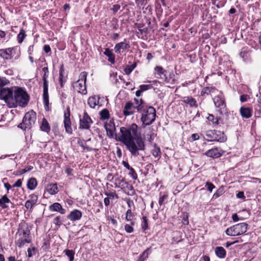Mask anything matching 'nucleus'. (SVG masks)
I'll return each instance as SVG.
<instances>
[{
    "label": "nucleus",
    "instance_id": "052dcab7",
    "mask_svg": "<svg viewBox=\"0 0 261 261\" xmlns=\"http://www.w3.org/2000/svg\"><path fill=\"white\" fill-rule=\"evenodd\" d=\"M120 8V6L118 4H115L113 6V7L111 9L114 13H116Z\"/></svg>",
    "mask_w": 261,
    "mask_h": 261
},
{
    "label": "nucleus",
    "instance_id": "0e129e2a",
    "mask_svg": "<svg viewBox=\"0 0 261 261\" xmlns=\"http://www.w3.org/2000/svg\"><path fill=\"white\" fill-rule=\"evenodd\" d=\"M22 185V180L20 179H18L13 185V187H20Z\"/></svg>",
    "mask_w": 261,
    "mask_h": 261
},
{
    "label": "nucleus",
    "instance_id": "6e6d98bb",
    "mask_svg": "<svg viewBox=\"0 0 261 261\" xmlns=\"http://www.w3.org/2000/svg\"><path fill=\"white\" fill-rule=\"evenodd\" d=\"M60 219V216L55 217L53 220V223L57 226H60L62 224V222Z\"/></svg>",
    "mask_w": 261,
    "mask_h": 261
},
{
    "label": "nucleus",
    "instance_id": "37998d69",
    "mask_svg": "<svg viewBox=\"0 0 261 261\" xmlns=\"http://www.w3.org/2000/svg\"><path fill=\"white\" fill-rule=\"evenodd\" d=\"M123 188H127L130 191V193H128L129 195H132L134 194L135 191L133 189V187L130 185L128 184L127 182H124V186H123Z\"/></svg>",
    "mask_w": 261,
    "mask_h": 261
},
{
    "label": "nucleus",
    "instance_id": "864d4df0",
    "mask_svg": "<svg viewBox=\"0 0 261 261\" xmlns=\"http://www.w3.org/2000/svg\"><path fill=\"white\" fill-rule=\"evenodd\" d=\"M182 223L184 225H186L189 224V216L188 213H185L183 215Z\"/></svg>",
    "mask_w": 261,
    "mask_h": 261
},
{
    "label": "nucleus",
    "instance_id": "7ed1b4c3",
    "mask_svg": "<svg viewBox=\"0 0 261 261\" xmlns=\"http://www.w3.org/2000/svg\"><path fill=\"white\" fill-rule=\"evenodd\" d=\"M17 234L19 238L16 241V244L19 248L22 247L25 243L31 242L30 230L28 227L19 228Z\"/></svg>",
    "mask_w": 261,
    "mask_h": 261
},
{
    "label": "nucleus",
    "instance_id": "473e14b6",
    "mask_svg": "<svg viewBox=\"0 0 261 261\" xmlns=\"http://www.w3.org/2000/svg\"><path fill=\"white\" fill-rule=\"evenodd\" d=\"M47 190L48 192L51 195H54L57 193L58 190L57 184L49 185L47 187Z\"/></svg>",
    "mask_w": 261,
    "mask_h": 261
},
{
    "label": "nucleus",
    "instance_id": "8fccbe9b",
    "mask_svg": "<svg viewBox=\"0 0 261 261\" xmlns=\"http://www.w3.org/2000/svg\"><path fill=\"white\" fill-rule=\"evenodd\" d=\"M133 225H132L130 223L129 224H126L124 226L125 230L128 233H132L134 231V229L133 227Z\"/></svg>",
    "mask_w": 261,
    "mask_h": 261
},
{
    "label": "nucleus",
    "instance_id": "e433bc0d",
    "mask_svg": "<svg viewBox=\"0 0 261 261\" xmlns=\"http://www.w3.org/2000/svg\"><path fill=\"white\" fill-rule=\"evenodd\" d=\"M64 252L68 256L69 261H73L74 259L75 252L73 250L66 249Z\"/></svg>",
    "mask_w": 261,
    "mask_h": 261
},
{
    "label": "nucleus",
    "instance_id": "3c124183",
    "mask_svg": "<svg viewBox=\"0 0 261 261\" xmlns=\"http://www.w3.org/2000/svg\"><path fill=\"white\" fill-rule=\"evenodd\" d=\"M35 206L34 204H33L31 201L29 200H28L25 203V207L28 209L30 210V211L32 212L33 208V207Z\"/></svg>",
    "mask_w": 261,
    "mask_h": 261
},
{
    "label": "nucleus",
    "instance_id": "4d7b16f0",
    "mask_svg": "<svg viewBox=\"0 0 261 261\" xmlns=\"http://www.w3.org/2000/svg\"><path fill=\"white\" fill-rule=\"evenodd\" d=\"M168 195L167 194H164L163 196H162L160 198L159 200V203L160 205L163 204L164 203L165 200L167 199Z\"/></svg>",
    "mask_w": 261,
    "mask_h": 261
},
{
    "label": "nucleus",
    "instance_id": "4be33fe9",
    "mask_svg": "<svg viewBox=\"0 0 261 261\" xmlns=\"http://www.w3.org/2000/svg\"><path fill=\"white\" fill-rule=\"evenodd\" d=\"M182 101L185 103L189 105V106L191 107L197 108L198 107L196 100L191 96L184 97Z\"/></svg>",
    "mask_w": 261,
    "mask_h": 261
},
{
    "label": "nucleus",
    "instance_id": "aec40b11",
    "mask_svg": "<svg viewBox=\"0 0 261 261\" xmlns=\"http://www.w3.org/2000/svg\"><path fill=\"white\" fill-rule=\"evenodd\" d=\"M49 210L51 212H58L61 214L66 213V210L62 208V205L58 202L54 203L49 206Z\"/></svg>",
    "mask_w": 261,
    "mask_h": 261
},
{
    "label": "nucleus",
    "instance_id": "58836bf2",
    "mask_svg": "<svg viewBox=\"0 0 261 261\" xmlns=\"http://www.w3.org/2000/svg\"><path fill=\"white\" fill-rule=\"evenodd\" d=\"M147 90V85H142L140 86V89L137 90L136 92V95L137 97H140L142 93Z\"/></svg>",
    "mask_w": 261,
    "mask_h": 261
},
{
    "label": "nucleus",
    "instance_id": "f704fd0d",
    "mask_svg": "<svg viewBox=\"0 0 261 261\" xmlns=\"http://www.w3.org/2000/svg\"><path fill=\"white\" fill-rule=\"evenodd\" d=\"M134 218V215L132 212L131 209H128L125 214V220L130 222L132 225H134V222L133 221V219Z\"/></svg>",
    "mask_w": 261,
    "mask_h": 261
},
{
    "label": "nucleus",
    "instance_id": "f03ea898",
    "mask_svg": "<svg viewBox=\"0 0 261 261\" xmlns=\"http://www.w3.org/2000/svg\"><path fill=\"white\" fill-rule=\"evenodd\" d=\"M29 100V96L26 91L20 88H17L14 92L13 100L10 108H16L17 106L24 107L27 105Z\"/></svg>",
    "mask_w": 261,
    "mask_h": 261
},
{
    "label": "nucleus",
    "instance_id": "412c9836",
    "mask_svg": "<svg viewBox=\"0 0 261 261\" xmlns=\"http://www.w3.org/2000/svg\"><path fill=\"white\" fill-rule=\"evenodd\" d=\"M48 86H43V98L44 104L45 109L47 111L48 110V105H49V96L48 93Z\"/></svg>",
    "mask_w": 261,
    "mask_h": 261
},
{
    "label": "nucleus",
    "instance_id": "13d9d810",
    "mask_svg": "<svg viewBox=\"0 0 261 261\" xmlns=\"http://www.w3.org/2000/svg\"><path fill=\"white\" fill-rule=\"evenodd\" d=\"M249 98V96L247 94H243L240 96V101L242 102H244L246 101Z\"/></svg>",
    "mask_w": 261,
    "mask_h": 261
},
{
    "label": "nucleus",
    "instance_id": "7c9ffc66",
    "mask_svg": "<svg viewBox=\"0 0 261 261\" xmlns=\"http://www.w3.org/2000/svg\"><path fill=\"white\" fill-rule=\"evenodd\" d=\"M37 185V182L35 178H31L29 179L27 183V187L31 190H34Z\"/></svg>",
    "mask_w": 261,
    "mask_h": 261
},
{
    "label": "nucleus",
    "instance_id": "dca6fc26",
    "mask_svg": "<svg viewBox=\"0 0 261 261\" xmlns=\"http://www.w3.org/2000/svg\"><path fill=\"white\" fill-rule=\"evenodd\" d=\"M154 74L155 77L158 79H163L167 73V71L163 69L162 66H156L154 69Z\"/></svg>",
    "mask_w": 261,
    "mask_h": 261
},
{
    "label": "nucleus",
    "instance_id": "b1692460",
    "mask_svg": "<svg viewBox=\"0 0 261 261\" xmlns=\"http://www.w3.org/2000/svg\"><path fill=\"white\" fill-rule=\"evenodd\" d=\"M215 252L216 256L220 258H225L226 255V252L223 247H216L215 249Z\"/></svg>",
    "mask_w": 261,
    "mask_h": 261
},
{
    "label": "nucleus",
    "instance_id": "c9c22d12",
    "mask_svg": "<svg viewBox=\"0 0 261 261\" xmlns=\"http://www.w3.org/2000/svg\"><path fill=\"white\" fill-rule=\"evenodd\" d=\"M137 64L134 62L130 65H127L124 69V71L126 74H129L136 67Z\"/></svg>",
    "mask_w": 261,
    "mask_h": 261
},
{
    "label": "nucleus",
    "instance_id": "5701e85b",
    "mask_svg": "<svg viewBox=\"0 0 261 261\" xmlns=\"http://www.w3.org/2000/svg\"><path fill=\"white\" fill-rule=\"evenodd\" d=\"M241 115L245 118H249L252 116V110L249 108L241 107L240 110Z\"/></svg>",
    "mask_w": 261,
    "mask_h": 261
},
{
    "label": "nucleus",
    "instance_id": "4c0bfd02",
    "mask_svg": "<svg viewBox=\"0 0 261 261\" xmlns=\"http://www.w3.org/2000/svg\"><path fill=\"white\" fill-rule=\"evenodd\" d=\"M11 50V49L10 48H7L5 50L0 49V57L3 58L4 59H8L9 54L7 51H10Z\"/></svg>",
    "mask_w": 261,
    "mask_h": 261
},
{
    "label": "nucleus",
    "instance_id": "79ce46f5",
    "mask_svg": "<svg viewBox=\"0 0 261 261\" xmlns=\"http://www.w3.org/2000/svg\"><path fill=\"white\" fill-rule=\"evenodd\" d=\"M213 90H214V89L212 87H204L201 92V95L204 96L205 94L208 95Z\"/></svg>",
    "mask_w": 261,
    "mask_h": 261
},
{
    "label": "nucleus",
    "instance_id": "f257e3e1",
    "mask_svg": "<svg viewBox=\"0 0 261 261\" xmlns=\"http://www.w3.org/2000/svg\"><path fill=\"white\" fill-rule=\"evenodd\" d=\"M141 120L143 126L138 132V126L133 123L128 127L120 128V140L125 144L127 148L133 155H138L139 150H144L145 146V127L147 125V114H142Z\"/></svg>",
    "mask_w": 261,
    "mask_h": 261
},
{
    "label": "nucleus",
    "instance_id": "cd10ccee",
    "mask_svg": "<svg viewBox=\"0 0 261 261\" xmlns=\"http://www.w3.org/2000/svg\"><path fill=\"white\" fill-rule=\"evenodd\" d=\"M103 54L108 57V60L109 62L112 64L115 63V56L113 54L112 50L110 49L109 48H106Z\"/></svg>",
    "mask_w": 261,
    "mask_h": 261
},
{
    "label": "nucleus",
    "instance_id": "1a4fd4ad",
    "mask_svg": "<svg viewBox=\"0 0 261 261\" xmlns=\"http://www.w3.org/2000/svg\"><path fill=\"white\" fill-rule=\"evenodd\" d=\"M213 101L215 107L218 109V111L220 115H223L227 113L225 99L222 96H217L213 98Z\"/></svg>",
    "mask_w": 261,
    "mask_h": 261
},
{
    "label": "nucleus",
    "instance_id": "774afa93",
    "mask_svg": "<svg viewBox=\"0 0 261 261\" xmlns=\"http://www.w3.org/2000/svg\"><path fill=\"white\" fill-rule=\"evenodd\" d=\"M199 261H210V258L207 255H203L200 258Z\"/></svg>",
    "mask_w": 261,
    "mask_h": 261
},
{
    "label": "nucleus",
    "instance_id": "a211bd4d",
    "mask_svg": "<svg viewBox=\"0 0 261 261\" xmlns=\"http://www.w3.org/2000/svg\"><path fill=\"white\" fill-rule=\"evenodd\" d=\"M204 154L212 158H218L222 155L218 148L209 149L204 153Z\"/></svg>",
    "mask_w": 261,
    "mask_h": 261
},
{
    "label": "nucleus",
    "instance_id": "de8ad7c7",
    "mask_svg": "<svg viewBox=\"0 0 261 261\" xmlns=\"http://www.w3.org/2000/svg\"><path fill=\"white\" fill-rule=\"evenodd\" d=\"M30 199L29 200L35 205L38 201V196L35 194H31L30 195Z\"/></svg>",
    "mask_w": 261,
    "mask_h": 261
},
{
    "label": "nucleus",
    "instance_id": "6e6552de",
    "mask_svg": "<svg viewBox=\"0 0 261 261\" xmlns=\"http://www.w3.org/2000/svg\"><path fill=\"white\" fill-rule=\"evenodd\" d=\"M14 93L11 89L2 88L0 89V98L3 99L10 108L13 100Z\"/></svg>",
    "mask_w": 261,
    "mask_h": 261
},
{
    "label": "nucleus",
    "instance_id": "2f4dec72",
    "mask_svg": "<svg viewBox=\"0 0 261 261\" xmlns=\"http://www.w3.org/2000/svg\"><path fill=\"white\" fill-rule=\"evenodd\" d=\"M174 77L175 75L173 73H170L168 76L167 75L166 73L165 76H164L162 80H164L166 83L174 84L175 81Z\"/></svg>",
    "mask_w": 261,
    "mask_h": 261
},
{
    "label": "nucleus",
    "instance_id": "69168bd1",
    "mask_svg": "<svg viewBox=\"0 0 261 261\" xmlns=\"http://www.w3.org/2000/svg\"><path fill=\"white\" fill-rule=\"evenodd\" d=\"M143 219L144 224L142 226V229H143L144 231H145L146 230V229L147 228V218H146V217L144 216L143 217Z\"/></svg>",
    "mask_w": 261,
    "mask_h": 261
},
{
    "label": "nucleus",
    "instance_id": "c85d7f7f",
    "mask_svg": "<svg viewBox=\"0 0 261 261\" xmlns=\"http://www.w3.org/2000/svg\"><path fill=\"white\" fill-rule=\"evenodd\" d=\"M105 127L108 134H109L111 136H113L115 130V126L114 123L111 122L106 123Z\"/></svg>",
    "mask_w": 261,
    "mask_h": 261
},
{
    "label": "nucleus",
    "instance_id": "603ef678",
    "mask_svg": "<svg viewBox=\"0 0 261 261\" xmlns=\"http://www.w3.org/2000/svg\"><path fill=\"white\" fill-rule=\"evenodd\" d=\"M36 249L35 247H33L32 248H29L27 250L28 257H31L34 255H35L36 253Z\"/></svg>",
    "mask_w": 261,
    "mask_h": 261
},
{
    "label": "nucleus",
    "instance_id": "9d476101",
    "mask_svg": "<svg viewBox=\"0 0 261 261\" xmlns=\"http://www.w3.org/2000/svg\"><path fill=\"white\" fill-rule=\"evenodd\" d=\"M92 123L93 121L88 113L84 111L83 117L80 118L79 128L88 129Z\"/></svg>",
    "mask_w": 261,
    "mask_h": 261
},
{
    "label": "nucleus",
    "instance_id": "ddd939ff",
    "mask_svg": "<svg viewBox=\"0 0 261 261\" xmlns=\"http://www.w3.org/2000/svg\"><path fill=\"white\" fill-rule=\"evenodd\" d=\"M136 107L131 101L127 102L123 108V114L125 116H128L133 115L135 112Z\"/></svg>",
    "mask_w": 261,
    "mask_h": 261
},
{
    "label": "nucleus",
    "instance_id": "4468645a",
    "mask_svg": "<svg viewBox=\"0 0 261 261\" xmlns=\"http://www.w3.org/2000/svg\"><path fill=\"white\" fill-rule=\"evenodd\" d=\"M82 216V212L78 210H74L71 211L69 215L67 216V219L71 221H75L80 220Z\"/></svg>",
    "mask_w": 261,
    "mask_h": 261
},
{
    "label": "nucleus",
    "instance_id": "ea45409f",
    "mask_svg": "<svg viewBox=\"0 0 261 261\" xmlns=\"http://www.w3.org/2000/svg\"><path fill=\"white\" fill-rule=\"evenodd\" d=\"M100 116L101 119H107L109 118L110 114L109 111L107 109H103L100 112Z\"/></svg>",
    "mask_w": 261,
    "mask_h": 261
},
{
    "label": "nucleus",
    "instance_id": "20e7f679",
    "mask_svg": "<svg viewBox=\"0 0 261 261\" xmlns=\"http://www.w3.org/2000/svg\"><path fill=\"white\" fill-rule=\"evenodd\" d=\"M36 120V113L33 111H29L25 114L22 123L19 124L18 127L23 130H25L27 129H31L35 124Z\"/></svg>",
    "mask_w": 261,
    "mask_h": 261
},
{
    "label": "nucleus",
    "instance_id": "a19ab883",
    "mask_svg": "<svg viewBox=\"0 0 261 261\" xmlns=\"http://www.w3.org/2000/svg\"><path fill=\"white\" fill-rule=\"evenodd\" d=\"M26 36L25 31L21 29L17 36V40L19 43H21Z\"/></svg>",
    "mask_w": 261,
    "mask_h": 261
},
{
    "label": "nucleus",
    "instance_id": "49530a36",
    "mask_svg": "<svg viewBox=\"0 0 261 261\" xmlns=\"http://www.w3.org/2000/svg\"><path fill=\"white\" fill-rule=\"evenodd\" d=\"M105 194L110 199H114L116 198V199L118 198V195L115 193V192L108 193L107 192H105Z\"/></svg>",
    "mask_w": 261,
    "mask_h": 261
},
{
    "label": "nucleus",
    "instance_id": "bf43d9fd",
    "mask_svg": "<svg viewBox=\"0 0 261 261\" xmlns=\"http://www.w3.org/2000/svg\"><path fill=\"white\" fill-rule=\"evenodd\" d=\"M48 75L47 73H44L43 77H42V80L43 81V86H48V82L47 81V79L48 77Z\"/></svg>",
    "mask_w": 261,
    "mask_h": 261
},
{
    "label": "nucleus",
    "instance_id": "2eb2a0df",
    "mask_svg": "<svg viewBox=\"0 0 261 261\" xmlns=\"http://www.w3.org/2000/svg\"><path fill=\"white\" fill-rule=\"evenodd\" d=\"M130 46L128 43L124 42H121L115 45L114 50L116 53L120 54L123 52L124 50L127 49Z\"/></svg>",
    "mask_w": 261,
    "mask_h": 261
},
{
    "label": "nucleus",
    "instance_id": "f8f14e48",
    "mask_svg": "<svg viewBox=\"0 0 261 261\" xmlns=\"http://www.w3.org/2000/svg\"><path fill=\"white\" fill-rule=\"evenodd\" d=\"M155 137V135H154L153 134L152 135H150L149 140L150 143L149 144H148V147L149 148L152 154L154 156L157 157L160 155L161 154L160 148L159 147L157 146L155 143L152 144L151 141V140H153Z\"/></svg>",
    "mask_w": 261,
    "mask_h": 261
},
{
    "label": "nucleus",
    "instance_id": "c756f323",
    "mask_svg": "<svg viewBox=\"0 0 261 261\" xmlns=\"http://www.w3.org/2000/svg\"><path fill=\"white\" fill-rule=\"evenodd\" d=\"M9 203H11V202L6 195L3 196L0 199V206L3 208H7V204Z\"/></svg>",
    "mask_w": 261,
    "mask_h": 261
},
{
    "label": "nucleus",
    "instance_id": "393cba45",
    "mask_svg": "<svg viewBox=\"0 0 261 261\" xmlns=\"http://www.w3.org/2000/svg\"><path fill=\"white\" fill-rule=\"evenodd\" d=\"M99 97H98V100L95 95L91 96L88 99V105L91 108L94 109L95 106L99 103Z\"/></svg>",
    "mask_w": 261,
    "mask_h": 261
},
{
    "label": "nucleus",
    "instance_id": "0eeeda50",
    "mask_svg": "<svg viewBox=\"0 0 261 261\" xmlns=\"http://www.w3.org/2000/svg\"><path fill=\"white\" fill-rule=\"evenodd\" d=\"M205 137L208 141H218L224 142L226 138L224 134L220 131L216 130H208L205 132Z\"/></svg>",
    "mask_w": 261,
    "mask_h": 261
},
{
    "label": "nucleus",
    "instance_id": "9b49d317",
    "mask_svg": "<svg viewBox=\"0 0 261 261\" xmlns=\"http://www.w3.org/2000/svg\"><path fill=\"white\" fill-rule=\"evenodd\" d=\"M64 124L65 130L67 133L71 134L72 133V129L71 126V121L70 119V111L69 108H67V112L64 114Z\"/></svg>",
    "mask_w": 261,
    "mask_h": 261
},
{
    "label": "nucleus",
    "instance_id": "a18cd8bd",
    "mask_svg": "<svg viewBox=\"0 0 261 261\" xmlns=\"http://www.w3.org/2000/svg\"><path fill=\"white\" fill-rule=\"evenodd\" d=\"M138 34L140 38H145L147 36V29L144 28L143 29L139 30V32L138 33Z\"/></svg>",
    "mask_w": 261,
    "mask_h": 261
},
{
    "label": "nucleus",
    "instance_id": "a878e982",
    "mask_svg": "<svg viewBox=\"0 0 261 261\" xmlns=\"http://www.w3.org/2000/svg\"><path fill=\"white\" fill-rule=\"evenodd\" d=\"M122 164L126 168H127L129 171L128 174L130 176H131L133 179H135L137 178V174L135 172L134 169L129 166L128 163L125 161H122Z\"/></svg>",
    "mask_w": 261,
    "mask_h": 261
},
{
    "label": "nucleus",
    "instance_id": "5fc2aeb1",
    "mask_svg": "<svg viewBox=\"0 0 261 261\" xmlns=\"http://www.w3.org/2000/svg\"><path fill=\"white\" fill-rule=\"evenodd\" d=\"M125 182V181H124V179L123 178L120 177L115 180V184H119L120 185L119 187H121L122 188L124 186Z\"/></svg>",
    "mask_w": 261,
    "mask_h": 261
},
{
    "label": "nucleus",
    "instance_id": "bb28decb",
    "mask_svg": "<svg viewBox=\"0 0 261 261\" xmlns=\"http://www.w3.org/2000/svg\"><path fill=\"white\" fill-rule=\"evenodd\" d=\"M134 101H135L136 104L137 105L136 107V108L137 109L138 112L142 113V114H147V111L143 113V111H144V110H143V108L144 106L142 105V104H143L142 99L141 98V99L135 98Z\"/></svg>",
    "mask_w": 261,
    "mask_h": 261
},
{
    "label": "nucleus",
    "instance_id": "c03bdc74",
    "mask_svg": "<svg viewBox=\"0 0 261 261\" xmlns=\"http://www.w3.org/2000/svg\"><path fill=\"white\" fill-rule=\"evenodd\" d=\"M224 193V190L223 188H220L217 190V191L214 194L213 198H217L223 194Z\"/></svg>",
    "mask_w": 261,
    "mask_h": 261
},
{
    "label": "nucleus",
    "instance_id": "680f3d73",
    "mask_svg": "<svg viewBox=\"0 0 261 261\" xmlns=\"http://www.w3.org/2000/svg\"><path fill=\"white\" fill-rule=\"evenodd\" d=\"M33 168V167L32 166H28L26 167H25L22 170L20 174L25 173V172L31 170Z\"/></svg>",
    "mask_w": 261,
    "mask_h": 261
},
{
    "label": "nucleus",
    "instance_id": "338daca9",
    "mask_svg": "<svg viewBox=\"0 0 261 261\" xmlns=\"http://www.w3.org/2000/svg\"><path fill=\"white\" fill-rule=\"evenodd\" d=\"M126 202L128 206L131 209L132 206H134V202L132 200L129 199H126Z\"/></svg>",
    "mask_w": 261,
    "mask_h": 261
},
{
    "label": "nucleus",
    "instance_id": "72a5a7b5",
    "mask_svg": "<svg viewBox=\"0 0 261 261\" xmlns=\"http://www.w3.org/2000/svg\"><path fill=\"white\" fill-rule=\"evenodd\" d=\"M41 129L42 131L45 132H49L50 128L49 123H48L47 120L45 118H43L42 120V124L41 125Z\"/></svg>",
    "mask_w": 261,
    "mask_h": 261
},
{
    "label": "nucleus",
    "instance_id": "f3484780",
    "mask_svg": "<svg viewBox=\"0 0 261 261\" xmlns=\"http://www.w3.org/2000/svg\"><path fill=\"white\" fill-rule=\"evenodd\" d=\"M156 111L155 109L151 106L148 107V125L151 124L155 119Z\"/></svg>",
    "mask_w": 261,
    "mask_h": 261
},
{
    "label": "nucleus",
    "instance_id": "6ab92c4d",
    "mask_svg": "<svg viewBox=\"0 0 261 261\" xmlns=\"http://www.w3.org/2000/svg\"><path fill=\"white\" fill-rule=\"evenodd\" d=\"M206 119L210 122V124L212 125L214 127L217 128V126L219 124V120L220 118L218 117H215L214 115L211 114H208Z\"/></svg>",
    "mask_w": 261,
    "mask_h": 261
},
{
    "label": "nucleus",
    "instance_id": "09e8293b",
    "mask_svg": "<svg viewBox=\"0 0 261 261\" xmlns=\"http://www.w3.org/2000/svg\"><path fill=\"white\" fill-rule=\"evenodd\" d=\"M205 187L210 192H212V191L215 188V186L214 185V184L209 181H207L205 183Z\"/></svg>",
    "mask_w": 261,
    "mask_h": 261
},
{
    "label": "nucleus",
    "instance_id": "423d86ee",
    "mask_svg": "<svg viewBox=\"0 0 261 261\" xmlns=\"http://www.w3.org/2000/svg\"><path fill=\"white\" fill-rule=\"evenodd\" d=\"M87 76L86 72H81L79 75V80L73 84L74 89L83 94H86L87 93L86 86Z\"/></svg>",
    "mask_w": 261,
    "mask_h": 261
},
{
    "label": "nucleus",
    "instance_id": "39448f33",
    "mask_svg": "<svg viewBox=\"0 0 261 261\" xmlns=\"http://www.w3.org/2000/svg\"><path fill=\"white\" fill-rule=\"evenodd\" d=\"M248 224L246 223H240L228 228L225 233L230 236H237L245 233L247 230Z\"/></svg>",
    "mask_w": 261,
    "mask_h": 261
},
{
    "label": "nucleus",
    "instance_id": "e2e57ef3",
    "mask_svg": "<svg viewBox=\"0 0 261 261\" xmlns=\"http://www.w3.org/2000/svg\"><path fill=\"white\" fill-rule=\"evenodd\" d=\"M63 79H64V76L63 75V73L62 72H60V75H59V82L60 83V85L62 87H63V83L65 82V81H64L63 80Z\"/></svg>",
    "mask_w": 261,
    "mask_h": 261
}]
</instances>
